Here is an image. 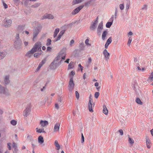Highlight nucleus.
<instances>
[{"mask_svg": "<svg viewBox=\"0 0 153 153\" xmlns=\"http://www.w3.org/2000/svg\"><path fill=\"white\" fill-rule=\"evenodd\" d=\"M14 45V47L16 49L19 50L21 48L22 41L20 39L19 35L18 34H16Z\"/></svg>", "mask_w": 153, "mask_h": 153, "instance_id": "f257e3e1", "label": "nucleus"}, {"mask_svg": "<svg viewBox=\"0 0 153 153\" xmlns=\"http://www.w3.org/2000/svg\"><path fill=\"white\" fill-rule=\"evenodd\" d=\"M42 45L41 43L39 42H36L33 48L31 49V51L33 52V53H35L37 51H41Z\"/></svg>", "mask_w": 153, "mask_h": 153, "instance_id": "f03ea898", "label": "nucleus"}, {"mask_svg": "<svg viewBox=\"0 0 153 153\" xmlns=\"http://www.w3.org/2000/svg\"><path fill=\"white\" fill-rule=\"evenodd\" d=\"M65 55L66 54L65 53L60 52L58 56L54 59V62H57L61 59H65Z\"/></svg>", "mask_w": 153, "mask_h": 153, "instance_id": "7ed1b4c3", "label": "nucleus"}, {"mask_svg": "<svg viewBox=\"0 0 153 153\" xmlns=\"http://www.w3.org/2000/svg\"><path fill=\"white\" fill-rule=\"evenodd\" d=\"M92 96L91 94L89 97V102L88 104L89 110L90 112H93V110L92 107H94V103H92L93 102Z\"/></svg>", "mask_w": 153, "mask_h": 153, "instance_id": "20e7f679", "label": "nucleus"}, {"mask_svg": "<svg viewBox=\"0 0 153 153\" xmlns=\"http://www.w3.org/2000/svg\"><path fill=\"white\" fill-rule=\"evenodd\" d=\"M62 60H61L59 62H55L54 61L52 62L50 65V68L51 69H55L58 67L61 64Z\"/></svg>", "mask_w": 153, "mask_h": 153, "instance_id": "39448f33", "label": "nucleus"}, {"mask_svg": "<svg viewBox=\"0 0 153 153\" xmlns=\"http://www.w3.org/2000/svg\"><path fill=\"white\" fill-rule=\"evenodd\" d=\"M41 29V26L40 24H39L38 27L34 30L33 32V40L34 41V39L37 36Z\"/></svg>", "mask_w": 153, "mask_h": 153, "instance_id": "423d86ee", "label": "nucleus"}, {"mask_svg": "<svg viewBox=\"0 0 153 153\" xmlns=\"http://www.w3.org/2000/svg\"><path fill=\"white\" fill-rule=\"evenodd\" d=\"M74 83L73 77L71 78L69 82V84L68 86V90L70 91H72L74 88Z\"/></svg>", "mask_w": 153, "mask_h": 153, "instance_id": "0eeeda50", "label": "nucleus"}, {"mask_svg": "<svg viewBox=\"0 0 153 153\" xmlns=\"http://www.w3.org/2000/svg\"><path fill=\"white\" fill-rule=\"evenodd\" d=\"M12 24V21L10 19H4L3 21V25L6 27L10 26Z\"/></svg>", "mask_w": 153, "mask_h": 153, "instance_id": "6e6552de", "label": "nucleus"}, {"mask_svg": "<svg viewBox=\"0 0 153 153\" xmlns=\"http://www.w3.org/2000/svg\"><path fill=\"white\" fill-rule=\"evenodd\" d=\"M30 106H27L23 112V115L25 117H27L30 114Z\"/></svg>", "mask_w": 153, "mask_h": 153, "instance_id": "1a4fd4ad", "label": "nucleus"}, {"mask_svg": "<svg viewBox=\"0 0 153 153\" xmlns=\"http://www.w3.org/2000/svg\"><path fill=\"white\" fill-rule=\"evenodd\" d=\"M103 53L104 56V58L106 60V61H108L110 56V54L107 51V50L106 49H105L103 51Z\"/></svg>", "mask_w": 153, "mask_h": 153, "instance_id": "9d476101", "label": "nucleus"}, {"mask_svg": "<svg viewBox=\"0 0 153 153\" xmlns=\"http://www.w3.org/2000/svg\"><path fill=\"white\" fill-rule=\"evenodd\" d=\"M84 7V5H81L75 9L72 12V15H75L78 13Z\"/></svg>", "mask_w": 153, "mask_h": 153, "instance_id": "9b49d317", "label": "nucleus"}, {"mask_svg": "<svg viewBox=\"0 0 153 153\" xmlns=\"http://www.w3.org/2000/svg\"><path fill=\"white\" fill-rule=\"evenodd\" d=\"M1 94L5 96H9L10 95V91L7 88L4 87Z\"/></svg>", "mask_w": 153, "mask_h": 153, "instance_id": "f8f14e48", "label": "nucleus"}, {"mask_svg": "<svg viewBox=\"0 0 153 153\" xmlns=\"http://www.w3.org/2000/svg\"><path fill=\"white\" fill-rule=\"evenodd\" d=\"M103 29V23L102 22H100L98 25L97 29V33L98 34L100 35L101 31Z\"/></svg>", "mask_w": 153, "mask_h": 153, "instance_id": "ddd939ff", "label": "nucleus"}, {"mask_svg": "<svg viewBox=\"0 0 153 153\" xmlns=\"http://www.w3.org/2000/svg\"><path fill=\"white\" fill-rule=\"evenodd\" d=\"M7 52L6 51L3 50L0 51V60L3 59L7 55Z\"/></svg>", "mask_w": 153, "mask_h": 153, "instance_id": "4468645a", "label": "nucleus"}, {"mask_svg": "<svg viewBox=\"0 0 153 153\" xmlns=\"http://www.w3.org/2000/svg\"><path fill=\"white\" fill-rule=\"evenodd\" d=\"M53 16L50 14H46L44 15L41 18L42 20H43L44 19H53Z\"/></svg>", "mask_w": 153, "mask_h": 153, "instance_id": "2eb2a0df", "label": "nucleus"}, {"mask_svg": "<svg viewBox=\"0 0 153 153\" xmlns=\"http://www.w3.org/2000/svg\"><path fill=\"white\" fill-rule=\"evenodd\" d=\"M97 23L93 21L90 27V29L92 30H94L96 28Z\"/></svg>", "mask_w": 153, "mask_h": 153, "instance_id": "dca6fc26", "label": "nucleus"}, {"mask_svg": "<svg viewBox=\"0 0 153 153\" xmlns=\"http://www.w3.org/2000/svg\"><path fill=\"white\" fill-rule=\"evenodd\" d=\"M64 32H65V31L63 30H62L61 31H60V33H59V35H58L57 38L56 39H55L53 41L54 42H56V41L59 40L60 39L61 37H62V35L64 33Z\"/></svg>", "mask_w": 153, "mask_h": 153, "instance_id": "f3484780", "label": "nucleus"}, {"mask_svg": "<svg viewBox=\"0 0 153 153\" xmlns=\"http://www.w3.org/2000/svg\"><path fill=\"white\" fill-rule=\"evenodd\" d=\"M12 146L13 149V153H18V150L17 148V144L14 142H13L12 144Z\"/></svg>", "mask_w": 153, "mask_h": 153, "instance_id": "a211bd4d", "label": "nucleus"}, {"mask_svg": "<svg viewBox=\"0 0 153 153\" xmlns=\"http://www.w3.org/2000/svg\"><path fill=\"white\" fill-rule=\"evenodd\" d=\"M40 124L41 126L44 127L48 125V121H47L41 120L40 122Z\"/></svg>", "mask_w": 153, "mask_h": 153, "instance_id": "6ab92c4d", "label": "nucleus"}, {"mask_svg": "<svg viewBox=\"0 0 153 153\" xmlns=\"http://www.w3.org/2000/svg\"><path fill=\"white\" fill-rule=\"evenodd\" d=\"M4 82L5 84H8L10 82L9 76L8 75L4 77Z\"/></svg>", "mask_w": 153, "mask_h": 153, "instance_id": "aec40b11", "label": "nucleus"}, {"mask_svg": "<svg viewBox=\"0 0 153 153\" xmlns=\"http://www.w3.org/2000/svg\"><path fill=\"white\" fill-rule=\"evenodd\" d=\"M60 124L59 123H56L54 127V131L56 132L59 131V129Z\"/></svg>", "mask_w": 153, "mask_h": 153, "instance_id": "412c9836", "label": "nucleus"}, {"mask_svg": "<svg viewBox=\"0 0 153 153\" xmlns=\"http://www.w3.org/2000/svg\"><path fill=\"white\" fill-rule=\"evenodd\" d=\"M38 141V142L40 144H42L44 142L43 138L41 136L39 137Z\"/></svg>", "mask_w": 153, "mask_h": 153, "instance_id": "4be33fe9", "label": "nucleus"}, {"mask_svg": "<svg viewBox=\"0 0 153 153\" xmlns=\"http://www.w3.org/2000/svg\"><path fill=\"white\" fill-rule=\"evenodd\" d=\"M107 33V31L106 30L103 31L102 35V40H104L105 39V38Z\"/></svg>", "mask_w": 153, "mask_h": 153, "instance_id": "5701e85b", "label": "nucleus"}, {"mask_svg": "<svg viewBox=\"0 0 153 153\" xmlns=\"http://www.w3.org/2000/svg\"><path fill=\"white\" fill-rule=\"evenodd\" d=\"M33 52L32 51H31V50L29 51L26 54V56H27L29 57H30L34 53H33Z\"/></svg>", "mask_w": 153, "mask_h": 153, "instance_id": "b1692460", "label": "nucleus"}, {"mask_svg": "<svg viewBox=\"0 0 153 153\" xmlns=\"http://www.w3.org/2000/svg\"><path fill=\"white\" fill-rule=\"evenodd\" d=\"M59 28H57L55 30L53 34L54 38H55L57 34H58V32L59 31Z\"/></svg>", "mask_w": 153, "mask_h": 153, "instance_id": "393cba45", "label": "nucleus"}, {"mask_svg": "<svg viewBox=\"0 0 153 153\" xmlns=\"http://www.w3.org/2000/svg\"><path fill=\"white\" fill-rule=\"evenodd\" d=\"M83 0H74L73 1V4L74 5L81 2Z\"/></svg>", "mask_w": 153, "mask_h": 153, "instance_id": "a878e982", "label": "nucleus"}, {"mask_svg": "<svg viewBox=\"0 0 153 153\" xmlns=\"http://www.w3.org/2000/svg\"><path fill=\"white\" fill-rule=\"evenodd\" d=\"M54 144L57 148V149L58 150H59L60 148V146L57 140H56L55 141Z\"/></svg>", "mask_w": 153, "mask_h": 153, "instance_id": "bb28decb", "label": "nucleus"}, {"mask_svg": "<svg viewBox=\"0 0 153 153\" xmlns=\"http://www.w3.org/2000/svg\"><path fill=\"white\" fill-rule=\"evenodd\" d=\"M92 59L91 57H89L88 58V60L86 64V67H89L90 66V64L91 63Z\"/></svg>", "mask_w": 153, "mask_h": 153, "instance_id": "cd10ccee", "label": "nucleus"}, {"mask_svg": "<svg viewBox=\"0 0 153 153\" xmlns=\"http://www.w3.org/2000/svg\"><path fill=\"white\" fill-rule=\"evenodd\" d=\"M36 131L38 133H45V131L44 130V129H38V128H36Z\"/></svg>", "mask_w": 153, "mask_h": 153, "instance_id": "c85d7f7f", "label": "nucleus"}, {"mask_svg": "<svg viewBox=\"0 0 153 153\" xmlns=\"http://www.w3.org/2000/svg\"><path fill=\"white\" fill-rule=\"evenodd\" d=\"M130 4V1L129 0H127V2L126 3V10H128V9Z\"/></svg>", "mask_w": 153, "mask_h": 153, "instance_id": "c756f323", "label": "nucleus"}, {"mask_svg": "<svg viewBox=\"0 0 153 153\" xmlns=\"http://www.w3.org/2000/svg\"><path fill=\"white\" fill-rule=\"evenodd\" d=\"M103 113L105 114H107L108 113V111L107 108L105 106L103 105Z\"/></svg>", "mask_w": 153, "mask_h": 153, "instance_id": "7c9ffc66", "label": "nucleus"}, {"mask_svg": "<svg viewBox=\"0 0 153 153\" xmlns=\"http://www.w3.org/2000/svg\"><path fill=\"white\" fill-rule=\"evenodd\" d=\"M73 63L74 62H70L68 65V69H71L73 67Z\"/></svg>", "mask_w": 153, "mask_h": 153, "instance_id": "2f4dec72", "label": "nucleus"}, {"mask_svg": "<svg viewBox=\"0 0 153 153\" xmlns=\"http://www.w3.org/2000/svg\"><path fill=\"white\" fill-rule=\"evenodd\" d=\"M112 22H107L106 24V27L107 28H110L112 25Z\"/></svg>", "mask_w": 153, "mask_h": 153, "instance_id": "473e14b6", "label": "nucleus"}, {"mask_svg": "<svg viewBox=\"0 0 153 153\" xmlns=\"http://www.w3.org/2000/svg\"><path fill=\"white\" fill-rule=\"evenodd\" d=\"M27 138L30 141H34V142H37L36 140H33V138L31 136L28 135L27 136Z\"/></svg>", "mask_w": 153, "mask_h": 153, "instance_id": "72a5a7b5", "label": "nucleus"}, {"mask_svg": "<svg viewBox=\"0 0 153 153\" xmlns=\"http://www.w3.org/2000/svg\"><path fill=\"white\" fill-rule=\"evenodd\" d=\"M128 141H129V143L131 144H133L134 143V140H133L131 138L129 135H128Z\"/></svg>", "mask_w": 153, "mask_h": 153, "instance_id": "f704fd0d", "label": "nucleus"}, {"mask_svg": "<svg viewBox=\"0 0 153 153\" xmlns=\"http://www.w3.org/2000/svg\"><path fill=\"white\" fill-rule=\"evenodd\" d=\"M79 46L81 50H84V45L83 43L82 42L80 44Z\"/></svg>", "mask_w": 153, "mask_h": 153, "instance_id": "c9c22d12", "label": "nucleus"}, {"mask_svg": "<svg viewBox=\"0 0 153 153\" xmlns=\"http://www.w3.org/2000/svg\"><path fill=\"white\" fill-rule=\"evenodd\" d=\"M51 40L50 39H48L47 40L46 45L47 46L50 45L51 44Z\"/></svg>", "mask_w": 153, "mask_h": 153, "instance_id": "e433bc0d", "label": "nucleus"}, {"mask_svg": "<svg viewBox=\"0 0 153 153\" xmlns=\"http://www.w3.org/2000/svg\"><path fill=\"white\" fill-rule=\"evenodd\" d=\"M136 102L138 104L141 105L142 104V102L138 98H137L136 99Z\"/></svg>", "mask_w": 153, "mask_h": 153, "instance_id": "4c0bfd02", "label": "nucleus"}, {"mask_svg": "<svg viewBox=\"0 0 153 153\" xmlns=\"http://www.w3.org/2000/svg\"><path fill=\"white\" fill-rule=\"evenodd\" d=\"M24 26L23 25H19L18 27V30H22L23 29Z\"/></svg>", "mask_w": 153, "mask_h": 153, "instance_id": "58836bf2", "label": "nucleus"}, {"mask_svg": "<svg viewBox=\"0 0 153 153\" xmlns=\"http://www.w3.org/2000/svg\"><path fill=\"white\" fill-rule=\"evenodd\" d=\"M149 79L151 81H153V72L151 73L149 78Z\"/></svg>", "mask_w": 153, "mask_h": 153, "instance_id": "ea45409f", "label": "nucleus"}, {"mask_svg": "<svg viewBox=\"0 0 153 153\" xmlns=\"http://www.w3.org/2000/svg\"><path fill=\"white\" fill-rule=\"evenodd\" d=\"M112 42V38L111 37H110L107 40L106 43H108L110 44Z\"/></svg>", "mask_w": 153, "mask_h": 153, "instance_id": "a19ab883", "label": "nucleus"}, {"mask_svg": "<svg viewBox=\"0 0 153 153\" xmlns=\"http://www.w3.org/2000/svg\"><path fill=\"white\" fill-rule=\"evenodd\" d=\"M40 5V3H36L35 4L32 6V7L33 8H36L39 7Z\"/></svg>", "mask_w": 153, "mask_h": 153, "instance_id": "79ce46f5", "label": "nucleus"}, {"mask_svg": "<svg viewBox=\"0 0 153 153\" xmlns=\"http://www.w3.org/2000/svg\"><path fill=\"white\" fill-rule=\"evenodd\" d=\"M11 124L13 126H15L16 124V121L15 120H13L10 121Z\"/></svg>", "mask_w": 153, "mask_h": 153, "instance_id": "37998d69", "label": "nucleus"}, {"mask_svg": "<svg viewBox=\"0 0 153 153\" xmlns=\"http://www.w3.org/2000/svg\"><path fill=\"white\" fill-rule=\"evenodd\" d=\"M131 41H132V38H131V37H129V39H128V43H127V45L128 46H129L130 45Z\"/></svg>", "mask_w": 153, "mask_h": 153, "instance_id": "c03bdc74", "label": "nucleus"}, {"mask_svg": "<svg viewBox=\"0 0 153 153\" xmlns=\"http://www.w3.org/2000/svg\"><path fill=\"white\" fill-rule=\"evenodd\" d=\"M41 53H35L34 54V56L35 57L37 58L39 57L41 54Z\"/></svg>", "mask_w": 153, "mask_h": 153, "instance_id": "a18cd8bd", "label": "nucleus"}, {"mask_svg": "<svg viewBox=\"0 0 153 153\" xmlns=\"http://www.w3.org/2000/svg\"><path fill=\"white\" fill-rule=\"evenodd\" d=\"M89 39H86L85 40V43L86 44V45L90 46L91 45V44L89 43Z\"/></svg>", "mask_w": 153, "mask_h": 153, "instance_id": "49530a36", "label": "nucleus"}, {"mask_svg": "<svg viewBox=\"0 0 153 153\" xmlns=\"http://www.w3.org/2000/svg\"><path fill=\"white\" fill-rule=\"evenodd\" d=\"M4 87L2 86L1 85H0V94H1Z\"/></svg>", "mask_w": 153, "mask_h": 153, "instance_id": "de8ad7c7", "label": "nucleus"}, {"mask_svg": "<svg viewBox=\"0 0 153 153\" xmlns=\"http://www.w3.org/2000/svg\"><path fill=\"white\" fill-rule=\"evenodd\" d=\"M100 94L99 92H96L94 94V97L96 98H98Z\"/></svg>", "mask_w": 153, "mask_h": 153, "instance_id": "09e8293b", "label": "nucleus"}, {"mask_svg": "<svg viewBox=\"0 0 153 153\" xmlns=\"http://www.w3.org/2000/svg\"><path fill=\"white\" fill-rule=\"evenodd\" d=\"M120 9L121 10H123L124 9V6L123 4H120L119 5Z\"/></svg>", "mask_w": 153, "mask_h": 153, "instance_id": "8fccbe9b", "label": "nucleus"}, {"mask_svg": "<svg viewBox=\"0 0 153 153\" xmlns=\"http://www.w3.org/2000/svg\"><path fill=\"white\" fill-rule=\"evenodd\" d=\"M46 62V59H43L39 63V64L42 66Z\"/></svg>", "mask_w": 153, "mask_h": 153, "instance_id": "3c124183", "label": "nucleus"}, {"mask_svg": "<svg viewBox=\"0 0 153 153\" xmlns=\"http://www.w3.org/2000/svg\"><path fill=\"white\" fill-rule=\"evenodd\" d=\"M2 0V3H3V6H4V8L5 9L7 8L8 7V6H7V5L4 2V0Z\"/></svg>", "mask_w": 153, "mask_h": 153, "instance_id": "603ef678", "label": "nucleus"}, {"mask_svg": "<svg viewBox=\"0 0 153 153\" xmlns=\"http://www.w3.org/2000/svg\"><path fill=\"white\" fill-rule=\"evenodd\" d=\"M11 143H7V147L9 150L11 149Z\"/></svg>", "mask_w": 153, "mask_h": 153, "instance_id": "864d4df0", "label": "nucleus"}, {"mask_svg": "<svg viewBox=\"0 0 153 153\" xmlns=\"http://www.w3.org/2000/svg\"><path fill=\"white\" fill-rule=\"evenodd\" d=\"M147 6L144 5L142 8V9L143 10H146L147 9Z\"/></svg>", "mask_w": 153, "mask_h": 153, "instance_id": "5fc2aeb1", "label": "nucleus"}, {"mask_svg": "<svg viewBox=\"0 0 153 153\" xmlns=\"http://www.w3.org/2000/svg\"><path fill=\"white\" fill-rule=\"evenodd\" d=\"M76 96L77 98L78 99L79 97V94L77 91L75 92Z\"/></svg>", "mask_w": 153, "mask_h": 153, "instance_id": "6e6d98bb", "label": "nucleus"}, {"mask_svg": "<svg viewBox=\"0 0 153 153\" xmlns=\"http://www.w3.org/2000/svg\"><path fill=\"white\" fill-rule=\"evenodd\" d=\"M114 15H112L111 18L110 19V21L111 22H113V21H114Z\"/></svg>", "mask_w": 153, "mask_h": 153, "instance_id": "4d7b16f0", "label": "nucleus"}, {"mask_svg": "<svg viewBox=\"0 0 153 153\" xmlns=\"http://www.w3.org/2000/svg\"><path fill=\"white\" fill-rule=\"evenodd\" d=\"M84 141V137L83 134H82V137H81V143H83Z\"/></svg>", "mask_w": 153, "mask_h": 153, "instance_id": "13d9d810", "label": "nucleus"}, {"mask_svg": "<svg viewBox=\"0 0 153 153\" xmlns=\"http://www.w3.org/2000/svg\"><path fill=\"white\" fill-rule=\"evenodd\" d=\"M119 132L120 133V134L121 135H123V131L122 129H120L119 130Z\"/></svg>", "mask_w": 153, "mask_h": 153, "instance_id": "bf43d9fd", "label": "nucleus"}, {"mask_svg": "<svg viewBox=\"0 0 153 153\" xmlns=\"http://www.w3.org/2000/svg\"><path fill=\"white\" fill-rule=\"evenodd\" d=\"M31 145L33 149V150H34L35 148V145L33 142L31 143Z\"/></svg>", "mask_w": 153, "mask_h": 153, "instance_id": "052dcab7", "label": "nucleus"}, {"mask_svg": "<svg viewBox=\"0 0 153 153\" xmlns=\"http://www.w3.org/2000/svg\"><path fill=\"white\" fill-rule=\"evenodd\" d=\"M75 74V72L74 71H72L71 73H70V75H72L73 76Z\"/></svg>", "mask_w": 153, "mask_h": 153, "instance_id": "680f3d73", "label": "nucleus"}, {"mask_svg": "<svg viewBox=\"0 0 153 153\" xmlns=\"http://www.w3.org/2000/svg\"><path fill=\"white\" fill-rule=\"evenodd\" d=\"M91 3V1H88L85 2V6H87L88 5L90 4Z\"/></svg>", "mask_w": 153, "mask_h": 153, "instance_id": "e2e57ef3", "label": "nucleus"}, {"mask_svg": "<svg viewBox=\"0 0 153 153\" xmlns=\"http://www.w3.org/2000/svg\"><path fill=\"white\" fill-rule=\"evenodd\" d=\"M74 40L73 39H72L71 40V41H70V46H72V45L74 44Z\"/></svg>", "mask_w": 153, "mask_h": 153, "instance_id": "0e129e2a", "label": "nucleus"}, {"mask_svg": "<svg viewBox=\"0 0 153 153\" xmlns=\"http://www.w3.org/2000/svg\"><path fill=\"white\" fill-rule=\"evenodd\" d=\"M55 108L57 109H58L59 108L58 104L57 103H56L55 104Z\"/></svg>", "mask_w": 153, "mask_h": 153, "instance_id": "69168bd1", "label": "nucleus"}, {"mask_svg": "<svg viewBox=\"0 0 153 153\" xmlns=\"http://www.w3.org/2000/svg\"><path fill=\"white\" fill-rule=\"evenodd\" d=\"M51 50V48L50 47H48L47 48V51H50Z\"/></svg>", "mask_w": 153, "mask_h": 153, "instance_id": "338daca9", "label": "nucleus"}, {"mask_svg": "<svg viewBox=\"0 0 153 153\" xmlns=\"http://www.w3.org/2000/svg\"><path fill=\"white\" fill-rule=\"evenodd\" d=\"M28 42H27L25 41L24 42V45L25 47L28 44Z\"/></svg>", "mask_w": 153, "mask_h": 153, "instance_id": "774afa93", "label": "nucleus"}]
</instances>
